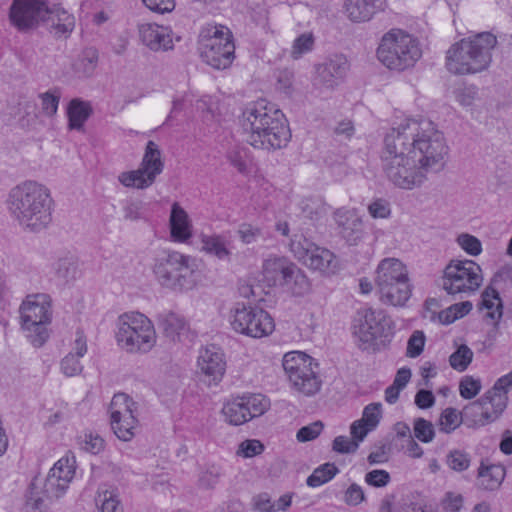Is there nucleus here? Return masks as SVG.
<instances>
[{
	"label": "nucleus",
	"instance_id": "f257e3e1",
	"mask_svg": "<svg viewBox=\"0 0 512 512\" xmlns=\"http://www.w3.org/2000/svg\"><path fill=\"white\" fill-rule=\"evenodd\" d=\"M447 153L444 135L432 121L408 118L385 135L382 170L395 186L412 190L444 168Z\"/></svg>",
	"mask_w": 512,
	"mask_h": 512
},
{
	"label": "nucleus",
	"instance_id": "f03ea898",
	"mask_svg": "<svg viewBox=\"0 0 512 512\" xmlns=\"http://www.w3.org/2000/svg\"><path fill=\"white\" fill-rule=\"evenodd\" d=\"M239 123L245 141L258 149H280L291 138L284 114L265 100L249 104L242 112Z\"/></svg>",
	"mask_w": 512,
	"mask_h": 512
},
{
	"label": "nucleus",
	"instance_id": "7ed1b4c3",
	"mask_svg": "<svg viewBox=\"0 0 512 512\" xmlns=\"http://www.w3.org/2000/svg\"><path fill=\"white\" fill-rule=\"evenodd\" d=\"M6 203L11 216L23 229L38 232L52 221L51 192L37 181L26 180L13 187Z\"/></svg>",
	"mask_w": 512,
	"mask_h": 512
},
{
	"label": "nucleus",
	"instance_id": "20e7f679",
	"mask_svg": "<svg viewBox=\"0 0 512 512\" xmlns=\"http://www.w3.org/2000/svg\"><path fill=\"white\" fill-rule=\"evenodd\" d=\"M9 18L21 32L34 29L40 22L57 37H68L75 26L74 17L63 8H49L43 0H13Z\"/></svg>",
	"mask_w": 512,
	"mask_h": 512
},
{
	"label": "nucleus",
	"instance_id": "39448f33",
	"mask_svg": "<svg viewBox=\"0 0 512 512\" xmlns=\"http://www.w3.org/2000/svg\"><path fill=\"white\" fill-rule=\"evenodd\" d=\"M497 38L490 32H481L461 39L446 53V68L454 75H471L486 71L492 62Z\"/></svg>",
	"mask_w": 512,
	"mask_h": 512
},
{
	"label": "nucleus",
	"instance_id": "423d86ee",
	"mask_svg": "<svg viewBox=\"0 0 512 512\" xmlns=\"http://www.w3.org/2000/svg\"><path fill=\"white\" fill-rule=\"evenodd\" d=\"M198 263L196 258L177 251H167L159 255L153 265L157 282L173 291L192 289L197 282Z\"/></svg>",
	"mask_w": 512,
	"mask_h": 512
},
{
	"label": "nucleus",
	"instance_id": "0eeeda50",
	"mask_svg": "<svg viewBox=\"0 0 512 512\" xmlns=\"http://www.w3.org/2000/svg\"><path fill=\"white\" fill-rule=\"evenodd\" d=\"M378 60L389 70L402 72L414 67L422 56L417 38L402 29L386 32L376 51Z\"/></svg>",
	"mask_w": 512,
	"mask_h": 512
},
{
	"label": "nucleus",
	"instance_id": "6e6552de",
	"mask_svg": "<svg viewBox=\"0 0 512 512\" xmlns=\"http://www.w3.org/2000/svg\"><path fill=\"white\" fill-rule=\"evenodd\" d=\"M118 346L130 354H145L156 344L157 335L152 321L142 313L120 315L116 322Z\"/></svg>",
	"mask_w": 512,
	"mask_h": 512
},
{
	"label": "nucleus",
	"instance_id": "1a4fd4ad",
	"mask_svg": "<svg viewBox=\"0 0 512 512\" xmlns=\"http://www.w3.org/2000/svg\"><path fill=\"white\" fill-rule=\"evenodd\" d=\"M375 283L380 301L386 305L402 307L410 299L412 286L406 266L397 258H385L376 269Z\"/></svg>",
	"mask_w": 512,
	"mask_h": 512
},
{
	"label": "nucleus",
	"instance_id": "9d476101",
	"mask_svg": "<svg viewBox=\"0 0 512 512\" xmlns=\"http://www.w3.org/2000/svg\"><path fill=\"white\" fill-rule=\"evenodd\" d=\"M21 328L34 347H41L49 338L52 320L51 297L45 293L27 295L19 308Z\"/></svg>",
	"mask_w": 512,
	"mask_h": 512
},
{
	"label": "nucleus",
	"instance_id": "9b49d317",
	"mask_svg": "<svg viewBox=\"0 0 512 512\" xmlns=\"http://www.w3.org/2000/svg\"><path fill=\"white\" fill-rule=\"evenodd\" d=\"M483 283L482 268L473 260H451L443 271L441 287L447 294L462 298L476 292Z\"/></svg>",
	"mask_w": 512,
	"mask_h": 512
},
{
	"label": "nucleus",
	"instance_id": "f8f14e48",
	"mask_svg": "<svg viewBox=\"0 0 512 512\" xmlns=\"http://www.w3.org/2000/svg\"><path fill=\"white\" fill-rule=\"evenodd\" d=\"M202 60L215 69L228 68L234 59L235 45L228 28L211 26L202 31L199 40Z\"/></svg>",
	"mask_w": 512,
	"mask_h": 512
},
{
	"label": "nucleus",
	"instance_id": "ddd939ff",
	"mask_svg": "<svg viewBox=\"0 0 512 512\" xmlns=\"http://www.w3.org/2000/svg\"><path fill=\"white\" fill-rule=\"evenodd\" d=\"M352 330L354 337L366 349L378 339L389 340L394 334V323L384 310L367 308L357 312Z\"/></svg>",
	"mask_w": 512,
	"mask_h": 512
},
{
	"label": "nucleus",
	"instance_id": "4468645a",
	"mask_svg": "<svg viewBox=\"0 0 512 512\" xmlns=\"http://www.w3.org/2000/svg\"><path fill=\"white\" fill-rule=\"evenodd\" d=\"M230 324L235 332L252 338L266 337L275 328L274 320L267 311L239 303L231 311Z\"/></svg>",
	"mask_w": 512,
	"mask_h": 512
},
{
	"label": "nucleus",
	"instance_id": "2eb2a0df",
	"mask_svg": "<svg viewBox=\"0 0 512 512\" xmlns=\"http://www.w3.org/2000/svg\"><path fill=\"white\" fill-rule=\"evenodd\" d=\"M290 251L310 269L326 275L338 271L339 263L335 254L327 248L316 245L303 235H294L290 241Z\"/></svg>",
	"mask_w": 512,
	"mask_h": 512
},
{
	"label": "nucleus",
	"instance_id": "dca6fc26",
	"mask_svg": "<svg viewBox=\"0 0 512 512\" xmlns=\"http://www.w3.org/2000/svg\"><path fill=\"white\" fill-rule=\"evenodd\" d=\"M164 162L158 145L150 140L146 144L141 163L136 170L122 172L118 176L119 182L129 188L146 189L163 172Z\"/></svg>",
	"mask_w": 512,
	"mask_h": 512
},
{
	"label": "nucleus",
	"instance_id": "f3484780",
	"mask_svg": "<svg viewBox=\"0 0 512 512\" xmlns=\"http://www.w3.org/2000/svg\"><path fill=\"white\" fill-rule=\"evenodd\" d=\"M282 366L292 384H305L311 380L315 384H321L319 378L318 363L302 351H290L284 354Z\"/></svg>",
	"mask_w": 512,
	"mask_h": 512
},
{
	"label": "nucleus",
	"instance_id": "a211bd4d",
	"mask_svg": "<svg viewBox=\"0 0 512 512\" xmlns=\"http://www.w3.org/2000/svg\"><path fill=\"white\" fill-rule=\"evenodd\" d=\"M350 68L346 56L334 54L316 66L315 84L333 90L345 78Z\"/></svg>",
	"mask_w": 512,
	"mask_h": 512
},
{
	"label": "nucleus",
	"instance_id": "6ab92c4d",
	"mask_svg": "<svg viewBox=\"0 0 512 512\" xmlns=\"http://www.w3.org/2000/svg\"><path fill=\"white\" fill-rule=\"evenodd\" d=\"M75 475V468L68 458L59 459L50 469L44 484L43 493L47 498L62 496Z\"/></svg>",
	"mask_w": 512,
	"mask_h": 512
},
{
	"label": "nucleus",
	"instance_id": "aec40b11",
	"mask_svg": "<svg viewBox=\"0 0 512 512\" xmlns=\"http://www.w3.org/2000/svg\"><path fill=\"white\" fill-rule=\"evenodd\" d=\"M198 368L208 382H220L226 371L224 353L215 345L207 346L199 354Z\"/></svg>",
	"mask_w": 512,
	"mask_h": 512
},
{
	"label": "nucleus",
	"instance_id": "412c9836",
	"mask_svg": "<svg viewBox=\"0 0 512 512\" xmlns=\"http://www.w3.org/2000/svg\"><path fill=\"white\" fill-rule=\"evenodd\" d=\"M138 33L141 42L152 51H168L174 47L172 31L169 27L143 23L138 26Z\"/></svg>",
	"mask_w": 512,
	"mask_h": 512
},
{
	"label": "nucleus",
	"instance_id": "4be33fe9",
	"mask_svg": "<svg viewBox=\"0 0 512 512\" xmlns=\"http://www.w3.org/2000/svg\"><path fill=\"white\" fill-rule=\"evenodd\" d=\"M508 386H491L479 399L481 416L487 422L495 421L505 410L508 402Z\"/></svg>",
	"mask_w": 512,
	"mask_h": 512
},
{
	"label": "nucleus",
	"instance_id": "5701e85b",
	"mask_svg": "<svg viewBox=\"0 0 512 512\" xmlns=\"http://www.w3.org/2000/svg\"><path fill=\"white\" fill-rule=\"evenodd\" d=\"M334 219L339 233L349 245H357L363 237V221L354 210L338 209Z\"/></svg>",
	"mask_w": 512,
	"mask_h": 512
},
{
	"label": "nucleus",
	"instance_id": "b1692460",
	"mask_svg": "<svg viewBox=\"0 0 512 512\" xmlns=\"http://www.w3.org/2000/svg\"><path fill=\"white\" fill-rule=\"evenodd\" d=\"M294 262L286 257L269 256L262 264L263 280L271 287H279L287 282Z\"/></svg>",
	"mask_w": 512,
	"mask_h": 512
},
{
	"label": "nucleus",
	"instance_id": "393cba45",
	"mask_svg": "<svg viewBox=\"0 0 512 512\" xmlns=\"http://www.w3.org/2000/svg\"><path fill=\"white\" fill-rule=\"evenodd\" d=\"M386 7V0H346L344 11L346 16L355 23L367 22Z\"/></svg>",
	"mask_w": 512,
	"mask_h": 512
},
{
	"label": "nucleus",
	"instance_id": "a878e982",
	"mask_svg": "<svg viewBox=\"0 0 512 512\" xmlns=\"http://www.w3.org/2000/svg\"><path fill=\"white\" fill-rule=\"evenodd\" d=\"M170 233L176 242H186L192 236V224L187 212L174 202L170 213Z\"/></svg>",
	"mask_w": 512,
	"mask_h": 512
},
{
	"label": "nucleus",
	"instance_id": "bb28decb",
	"mask_svg": "<svg viewBox=\"0 0 512 512\" xmlns=\"http://www.w3.org/2000/svg\"><path fill=\"white\" fill-rule=\"evenodd\" d=\"M506 475L505 468L498 464H485L482 460L477 473V486L483 490H497Z\"/></svg>",
	"mask_w": 512,
	"mask_h": 512
},
{
	"label": "nucleus",
	"instance_id": "cd10ccee",
	"mask_svg": "<svg viewBox=\"0 0 512 512\" xmlns=\"http://www.w3.org/2000/svg\"><path fill=\"white\" fill-rule=\"evenodd\" d=\"M479 309L486 311L485 318L490 319L494 325L499 323L503 316V301L495 288L488 286L484 289Z\"/></svg>",
	"mask_w": 512,
	"mask_h": 512
},
{
	"label": "nucleus",
	"instance_id": "c85d7f7f",
	"mask_svg": "<svg viewBox=\"0 0 512 512\" xmlns=\"http://www.w3.org/2000/svg\"><path fill=\"white\" fill-rule=\"evenodd\" d=\"M221 413L224 421L233 426H240L250 421V414L247 412L242 396L225 402Z\"/></svg>",
	"mask_w": 512,
	"mask_h": 512
},
{
	"label": "nucleus",
	"instance_id": "c756f323",
	"mask_svg": "<svg viewBox=\"0 0 512 512\" xmlns=\"http://www.w3.org/2000/svg\"><path fill=\"white\" fill-rule=\"evenodd\" d=\"M158 326L166 337L175 340L186 329L185 319L172 311H164L157 317Z\"/></svg>",
	"mask_w": 512,
	"mask_h": 512
},
{
	"label": "nucleus",
	"instance_id": "7c9ffc66",
	"mask_svg": "<svg viewBox=\"0 0 512 512\" xmlns=\"http://www.w3.org/2000/svg\"><path fill=\"white\" fill-rule=\"evenodd\" d=\"M201 250L213 255L219 260H230L231 251L228 248L229 241L222 235H202Z\"/></svg>",
	"mask_w": 512,
	"mask_h": 512
},
{
	"label": "nucleus",
	"instance_id": "2f4dec72",
	"mask_svg": "<svg viewBox=\"0 0 512 512\" xmlns=\"http://www.w3.org/2000/svg\"><path fill=\"white\" fill-rule=\"evenodd\" d=\"M92 113L91 105L80 99H72L67 108L69 128L80 130Z\"/></svg>",
	"mask_w": 512,
	"mask_h": 512
},
{
	"label": "nucleus",
	"instance_id": "473e14b6",
	"mask_svg": "<svg viewBox=\"0 0 512 512\" xmlns=\"http://www.w3.org/2000/svg\"><path fill=\"white\" fill-rule=\"evenodd\" d=\"M290 276L287 277V282L279 287L286 288L295 296H303L310 291V282L306 274L295 264L291 268Z\"/></svg>",
	"mask_w": 512,
	"mask_h": 512
},
{
	"label": "nucleus",
	"instance_id": "72a5a7b5",
	"mask_svg": "<svg viewBox=\"0 0 512 512\" xmlns=\"http://www.w3.org/2000/svg\"><path fill=\"white\" fill-rule=\"evenodd\" d=\"M111 427L114 434L122 441H130L135 436L138 420L136 416H125L118 418H110Z\"/></svg>",
	"mask_w": 512,
	"mask_h": 512
},
{
	"label": "nucleus",
	"instance_id": "f704fd0d",
	"mask_svg": "<svg viewBox=\"0 0 512 512\" xmlns=\"http://www.w3.org/2000/svg\"><path fill=\"white\" fill-rule=\"evenodd\" d=\"M137 410V404L127 394L117 393L113 396L110 411V418H118L125 416H134Z\"/></svg>",
	"mask_w": 512,
	"mask_h": 512
},
{
	"label": "nucleus",
	"instance_id": "c9c22d12",
	"mask_svg": "<svg viewBox=\"0 0 512 512\" xmlns=\"http://www.w3.org/2000/svg\"><path fill=\"white\" fill-rule=\"evenodd\" d=\"M338 473L339 469L334 463H324L314 469L308 476L306 484L312 488L319 487L332 480Z\"/></svg>",
	"mask_w": 512,
	"mask_h": 512
},
{
	"label": "nucleus",
	"instance_id": "e433bc0d",
	"mask_svg": "<svg viewBox=\"0 0 512 512\" xmlns=\"http://www.w3.org/2000/svg\"><path fill=\"white\" fill-rule=\"evenodd\" d=\"M250 420L262 416L270 408V400L261 393L247 394L242 396Z\"/></svg>",
	"mask_w": 512,
	"mask_h": 512
},
{
	"label": "nucleus",
	"instance_id": "4c0bfd02",
	"mask_svg": "<svg viewBox=\"0 0 512 512\" xmlns=\"http://www.w3.org/2000/svg\"><path fill=\"white\" fill-rule=\"evenodd\" d=\"M301 215L309 220H319L325 214V208L321 200L313 198L302 199L299 203Z\"/></svg>",
	"mask_w": 512,
	"mask_h": 512
},
{
	"label": "nucleus",
	"instance_id": "58836bf2",
	"mask_svg": "<svg viewBox=\"0 0 512 512\" xmlns=\"http://www.w3.org/2000/svg\"><path fill=\"white\" fill-rule=\"evenodd\" d=\"M78 443L83 451L93 455L99 454L105 447L104 439L97 433L93 432L83 433V435L79 436Z\"/></svg>",
	"mask_w": 512,
	"mask_h": 512
},
{
	"label": "nucleus",
	"instance_id": "ea45409f",
	"mask_svg": "<svg viewBox=\"0 0 512 512\" xmlns=\"http://www.w3.org/2000/svg\"><path fill=\"white\" fill-rule=\"evenodd\" d=\"M462 423V416L455 408H446L440 415L438 426L444 433H451Z\"/></svg>",
	"mask_w": 512,
	"mask_h": 512
},
{
	"label": "nucleus",
	"instance_id": "a19ab883",
	"mask_svg": "<svg viewBox=\"0 0 512 512\" xmlns=\"http://www.w3.org/2000/svg\"><path fill=\"white\" fill-rule=\"evenodd\" d=\"M98 59L99 54L95 48L89 47L84 49L76 64L77 70L85 76L92 75L97 66Z\"/></svg>",
	"mask_w": 512,
	"mask_h": 512
},
{
	"label": "nucleus",
	"instance_id": "79ce46f5",
	"mask_svg": "<svg viewBox=\"0 0 512 512\" xmlns=\"http://www.w3.org/2000/svg\"><path fill=\"white\" fill-rule=\"evenodd\" d=\"M446 463L452 470L463 472L469 468L471 456L462 450H452L447 455Z\"/></svg>",
	"mask_w": 512,
	"mask_h": 512
},
{
	"label": "nucleus",
	"instance_id": "37998d69",
	"mask_svg": "<svg viewBox=\"0 0 512 512\" xmlns=\"http://www.w3.org/2000/svg\"><path fill=\"white\" fill-rule=\"evenodd\" d=\"M313 46H314L313 35L310 33L301 34L294 40L290 55L294 60H298L304 54L312 51Z\"/></svg>",
	"mask_w": 512,
	"mask_h": 512
},
{
	"label": "nucleus",
	"instance_id": "c03bdc74",
	"mask_svg": "<svg viewBox=\"0 0 512 512\" xmlns=\"http://www.w3.org/2000/svg\"><path fill=\"white\" fill-rule=\"evenodd\" d=\"M60 97L61 94L57 89L49 90L39 95L41 100V109L46 116L52 117L56 114Z\"/></svg>",
	"mask_w": 512,
	"mask_h": 512
},
{
	"label": "nucleus",
	"instance_id": "a18cd8bd",
	"mask_svg": "<svg viewBox=\"0 0 512 512\" xmlns=\"http://www.w3.org/2000/svg\"><path fill=\"white\" fill-rule=\"evenodd\" d=\"M473 352L467 345H461L449 358L450 365L459 371H463L472 361Z\"/></svg>",
	"mask_w": 512,
	"mask_h": 512
},
{
	"label": "nucleus",
	"instance_id": "49530a36",
	"mask_svg": "<svg viewBox=\"0 0 512 512\" xmlns=\"http://www.w3.org/2000/svg\"><path fill=\"white\" fill-rule=\"evenodd\" d=\"M413 432L414 436L423 443H430L435 437L433 424L424 418L415 419Z\"/></svg>",
	"mask_w": 512,
	"mask_h": 512
},
{
	"label": "nucleus",
	"instance_id": "de8ad7c7",
	"mask_svg": "<svg viewBox=\"0 0 512 512\" xmlns=\"http://www.w3.org/2000/svg\"><path fill=\"white\" fill-rule=\"evenodd\" d=\"M456 242L470 256H478L482 252L481 241L471 234H459L456 238Z\"/></svg>",
	"mask_w": 512,
	"mask_h": 512
},
{
	"label": "nucleus",
	"instance_id": "09e8293b",
	"mask_svg": "<svg viewBox=\"0 0 512 512\" xmlns=\"http://www.w3.org/2000/svg\"><path fill=\"white\" fill-rule=\"evenodd\" d=\"M55 270L57 276L67 282L76 279L78 275V265L72 258L60 259L56 264Z\"/></svg>",
	"mask_w": 512,
	"mask_h": 512
},
{
	"label": "nucleus",
	"instance_id": "8fccbe9b",
	"mask_svg": "<svg viewBox=\"0 0 512 512\" xmlns=\"http://www.w3.org/2000/svg\"><path fill=\"white\" fill-rule=\"evenodd\" d=\"M324 423L317 420L306 426L301 427L296 433V439L300 443L309 442L315 440L323 431Z\"/></svg>",
	"mask_w": 512,
	"mask_h": 512
},
{
	"label": "nucleus",
	"instance_id": "3c124183",
	"mask_svg": "<svg viewBox=\"0 0 512 512\" xmlns=\"http://www.w3.org/2000/svg\"><path fill=\"white\" fill-rule=\"evenodd\" d=\"M381 416V403H371L364 408L359 421L374 430L378 426Z\"/></svg>",
	"mask_w": 512,
	"mask_h": 512
},
{
	"label": "nucleus",
	"instance_id": "603ef678",
	"mask_svg": "<svg viewBox=\"0 0 512 512\" xmlns=\"http://www.w3.org/2000/svg\"><path fill=\"white\" fill-rule=\"evenodd\" d=\"M265 449L263 443L258 439H247L242 441L237 449V455L244 458H252L260 455Z\"/></svg>",
	"mask_w": 512,
	"mask_h": 512
},
{
	"label": "nucleus",
	"instance_id": "864d4df0",
	"mask_svg": "<svg viewBox=\"0 0 512 512\" xmlns=\"http://www.w3.org/2000/svg\"><path fill=\"white\" fill-rule=\"evenodd\" d=\"M479 89L475 85H468L459 88L455 91V98L457 102L464 106L469 107L479 98Z\"/></svg>",
	"mask_w": 512,
	"mask_h": 512
},
{
	"label": "nucleus",
	"instance_id": "5fc2aeb1",
	"mask_svg": "<svg viewBox=\"0 0 512 512\" xmlns=\"http://www.w3.org/2000/svg\"><path fill=\"white\" fill-rule=\"evenodd\" d=\"M73 352L68 353L60 362L61 372L68 376H75L81 373L83 367Z\"/></svg>",
	"mask_w": 512,
	"mask_h": 512
},
{
	"label": "nucleus",
	"instance_id": "6e6d98bb",
	"mask_svg": "<svg viewBox=\"0 0 512 512\" xmlns=\"http://www.w3.org/2000/svg\"><path fill=\"white\" fill-rule=\"evenodd\" d=\"M391 481L389 472L383 469H375L369 471L365 475V482L372 487L382 488L387 486Z\"/></svg>",
	"mask_w": 512,
	"mask_h": 512
},
{
	"label": "nucleus",
	"instance_id": "4d7b16f0",
	"mask_svg": "<svg viewBox=\"0 0 512 512\" xmlns=\"http://www.w3.org/2000/svg\"><path fill=\"white\" fill-rule=\"evenodd\" d=\"M425 340L426 338L422 331H414L408 339L407 355L412 358L419 356L424 349Z\"/></svg>",
	"mask_w": 512,
	"mask_h": 512
},
{
	"label": "nucleus",
	"instance_id": "13d9d810",
	"mask_svg": "<svg viewBox=\"0 0 512 512\" xmlns=\"http://www.w3.org/2000/svg\"><path fill=\"white\" fill-rule=\"evenodd\" d=\"M363 488L357 483H352L344 492L343 501L349 506H358L365 501Z\"/></svg>",
	"mask_w": 512,
	"mask_h": 512
},
{
	"label": "nucleus",
	"instance_id": "bf43d9fd",
	"mask_svg": "<svg viewBox=\"0 0 512 512\" xmlns=\"http://www.w3.org/2000/svg\"><path fill=\"white\" fill-rule=\"evenodd\" d=\"M359 448L357 441H354L347 436H337L333 440L332 449L333 451L340 454H351L355 453Z\"/></svg>",
	"mask_w": 512,
	"mask_h": 512
},
{
	"label": "nucleus",
	"instance_id": "052dcab7",
	"mask_svg": "<svg viewBox=\"0 0 512 512\" xmlns=\"http://www.w3.org/2000/svg\"><path fill=\"white\" fill-rule=\"evenodd\" d=\"M221 476V469L216 465H209L199 478L200 485L204 488H213Z\"/></svg>",
	"mask_w": 512,
	"mask_h": 512
},
{
	"label": "nucleus",
	"instance_id": "680f3d73",
	"mask_svg": "<svg viewBox=\"0 0 512 512\" xmlns=\"http://www.w3.org/2000/svg\"><path fill=\"white\" fill-rule=\"evenodd\" d=\"M99 501L101 502V512H123L117 496L112 492L105 491L100 494Z\"/></svg>",
	"mask_w": 512,
	"mask_h": 512
},
{
	"label": "nucleus",
	"instance_id": "e2e57ef3",
	"mask_svg": "<svg viewBox=\"0 0 512 512\" xmlns=\"http://www.w3.org/2000/svg\"><path fill=\"white\" fill-rule=\"evenodd\" d=\"M368 212L373 218H387L391 210L386 200L376 199L368 205Z\"/></svg>",
	"mask_w": 512,
	"mask_h": 512
},
{
	"label": "nucleus",
	"instance_id": "0e129e2a",
	"mask_svg": "<svg viewBox=\"0 0 512 512\" xmlns=\"http://www.w3.org/2000/svg\"><path fill=\"white\" fill-rule=\"evenodd\" d=\"M253 508L259 512H277L275 504L271 502L270 496L267 493H261L253 497Z\"/></svg>",
	"mask_w": 512,
	"mask_h": 512
},
{
	"label": "nucleus",
	"instance_id": "69168bd1",
	"mask_svg": "<svg viewBox=\"0 0 512 512\" xmlns=\"http://www.w3.org/2000/svg\"><path fill=\"white\" fill-rule=\"evenodd\" d=\"M238 234L243 243L251 244L261 236V230L250 224H242L239 227Z\"/></svg>",
	"mask_w": 512,
	"mask_h": 512
},
{
	"label": "nucleus",
	"instance_id": "338daca9",
	"mask_svg": "<svg viewBox=\"0 0 512 512\" xmlns=\"http://www.w3.org/2000/svg\"><path fill=\"white\" fill-rule=\"evenodd\" d=\"M294 74L288 69L281 70L277 77V89L285 94L292 92Z\"/></svg>",
	"mask_w": 512,
	"mask_h": 512
},
{
	"label": "nucleus",
	"instance_id": "774afa93",
	"mask_svg": "<svg viewBox=\"0 0 512 512\" xmlns=\"http://www.w3.org/2000/svg\"><path fill=\"white\" fill-rule=\"evenodd\" d=\"M416 406L420 409H428L435 403V396L432 391L427 389H420L414 400Z\"/></svg>",
	"mask_w": 512,
	"mask_h": 512
}]
</instances>
